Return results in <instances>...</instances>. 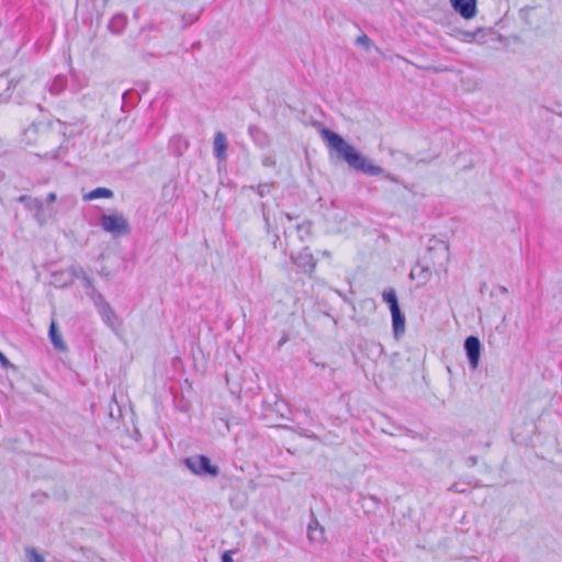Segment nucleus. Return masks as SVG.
<instances>
[{"label": "nucleus", "instance_id": "obj_1", "mask_svg": "<svg viewBox=\"0 0 562 562\" xmlns=\"http://www.w3.org/2000/svg\"><path fill=\"white\" fill-rule=\"evenodd\" d=\"M319 133L328 147L329 153L331 155L335 154L338 159L346 161L350 168L369 176H379L384 173L383 168L374 165L355 146L347 143L339 134L328 128H322Z\"/></svg>", "mask_w": 562, "mask_h": 562}, {"label": "nucleus", "instance_id": "obj_2", "mask_svg": "<svg viewBox=\"0 0 562 562\" xmlns=\"http://www.w3.org/2000/svg\"><path fill=\"white\" fill-rule=\"evenodd\" d=\"M180 462L191 474L200 479H216L221 474L220 467L206 454L196 453L184 457Z\"/></svg>", "mask_w": 562, "mask_h": 562}, {"label": "nucleus", "instance_id": "obj_3", "mask_svg": "<svg viewBox=\"0 0 562 562\" xmlns=\"http://www.w3.org/2000/svg\"><path fill=\"white\" fill-rule=\"evenodd\" d=\"M99 224L101 228L114 238L127 236L132 228L127 218L121 213L102 214Z\"/></svg>", "mask_w": 562, "mask_h": 562}, {"label": "nucleus", "instance_id": "obj_4", "mask_svg": "<svg viewBox=\"0 0 562 562\" xmlns=\"http://www.w3.org/2000/svg\"><path fill=\"white\" fill-rule=\"evenodd\" d=\"M87 272L80 265H72L66 271H58L53 273V283L59 288L70 285L75 279H82Z\"/></svg>", "mask_w": 562, "mask_h": 562}, {"label": "nucleus", "instance_id": "obj_5", "mask_svg": "<svg viewBox=\"0 0 562 562\" xmlns=\"http://www.w3.org/2000/svg\"><path fill=\"white\" fill-rule=\"evenodd\" d=\"M292 259H293L294 265L297 267V269L301 272L308 274L310 277L312 276V273L314 272L316 262H315L314 256L308 246H305L299 252V255L295 257H292Z\"/></svg>", "mask_w": 562, "mask_h": 562}, {"label": "nucleus", "instance_id": "obj_6", "mask_svg": "<svg viewBox=\"0 0 562 562\" xmlns=\"http://www.w3.org/2000/svg\"><path fill=\"white\" fill-rule=\"evenodd\" d=\"M481 341L476 336H469L464 340V350L471 369H476L481 357Z\"/></svg>", "mask_w": 562, "mask_h": 562}, {"label": "nucleus", "instance_id": "obj_7", "mask_svg": "<svg viewBox=\"0 0 562 562\" xmlns=\"http://www.w3.org/2000/svg\"><path fill=\"white\" fill-rule=\"evenodd\" d=\"M452 9L463 19L471 20L477 13V0H450Z\"/></svg>", "mask_w": 562, "mask_h": 562}, {"label": "nucleus", "instance_id": "obj_8", "mask_svg": "<svg viewBox=\"0 0 562 562\" xmlns=\"http://www.w3.org/2000/svg\"><path fill=\"white\" fill-rule=\"evenodd\" d=\"M227 148L228 142L226 134L221 131L216 132L213 140V156L218 162L226 161Z\"/></svg>", "mask_w": 562, "mask_h": 562}, {"label": "nucleus", "instance_id": "obj_9", "mask_svg": "<svg viewBox=\"0 0 562 562\" xmlns=\"http://www.w3.org/2000/svg\"><path fill=\"white\" fill-rule=\"evenodd\" d=\"M126 25H127V15L123 12H119L110 19L106 27L111 34L121 35L125 31Z\"/></svg>", "mask_w": 562, "mask_h": 562}, {"label": "nucleus", "instance_id": "obj_10", "mask_svg": "<svg viewBox=\"0 0 562 562\" xmlns=\"http://www.w3.org/2000/svg\"><path fill=\"white\" fill-rule=\"evenodd\" d=\"M140 100V93L136 89L125 90L122 94V112H128L130 109L135 108Z\"/></svg>", "mask_w": 562, "mask_h": 562}, {"label": "nucleus", "instance_id": "obj_11", "mask_svg": "<svg viewBox=\"0 0 562 562\" xmlns=\"http://www.w3.org/2000/svg\"><path fill=\"white\" fill-rule=\"evenodd\" d=\"M248 134L252 142L260 148L267 147L270 143L268 134L257 125H249Z\"/></svg>", "mask_w": 562, "mask_h": 562}, {"label": "nucleus", "instance_id": "obj_12", "mask_svg": "<svg viewBox=\"0 0 562 562\" xmlns=\"http://www.w3.org/2000/svg\"><path fill=\"white\" fill-rule=\"evenodd\" d=\"M392 315V329L396 339L401 338L405 333V316L402 314L401 308L391 312Z\"/></svg>", "mask_w": 562, "mask_h": 562}, {"label": "nucleus", "instance_id": "obj_13", "mask_svg": "<svg viewBox=\"0 0 562 562\" xmlns=\"http://www.w3.org/2000/svg\"><path fill=\"white\" fill-rule=\"evenodd\" d=\"M68 85V79L65 75H57L55 76L50 82L48 83V91L53 95H59L63 93Z\"/></svg>", "mask_w": 562, "mask_h": 562}, {"label": "nucleus", "instance_id": "obj_14", "mask_svg": "<svg viewBox=\"0 0 562 562\" xmlns=\"http://www.w3.org/2000/svg\"><path fill=\"white\" fill-rule=\"evenodd\" d=\"M48 337L50 339L52 345L55 347V349L61 350V351L66 349V344L64 342V340L59 334L58 327L54 321L50 323V326L48 328Z\"/></svg>", "mask_w": 562, "mask_h": 562}, {"label": "nucleus", "instance_id": "obj_15", "mask_svg": "<svg viewBox=\"0 0 562 562\" xmlns=\"http://www.w3.org/2000/svg\"><path fill=\"white\" fill-rule=\"evenodd\" d=\"M276 186H277V183L274 181H270V182L259 183L257 186H254V184L244 186L243 190H251V191L256 192L260 198H265L266 195L271 193V191L276 188Z\"/></svg>", "mask_w": 562, "mask_h": 562}, {"label": "nucleus", "instance_id": "obj_16", "mask_svg": "<svg viewBox=\"0 0 562 562\" xmlns=\"http://www.w3.org/2000/svg\"><path fill=\"white\" fill-rule=\"evenodd\" d=\"M113 195H114V193L111 189L104 188V187H98V188L91 190L90 192H88L83 196V200L91 201V200H95V199H110Z\"/></svg>", "mask_w": 562, "mask_h": 562}, {"label": "nucleus", "instance_id": "obj_17", "mask_svg": "<svg viewBox=\"0 0 562 562\" xmlns=\"http://www.w3.org/2000/svg\"><path fill=\"white\" fill-rule=\"evenodd\" d=\"M314 231V223L312 221H305L296 226L299 238L302 241L312 239Z\"/></svg>", "mask_w": 562, "mask_h": 562}, {"label": "nucleus", "instance_id": "obj_18", "mask_svg": "<svg viewBox=\"0 0 562 562\" xmlns=\"http://www.w3.org/2000/svg\"><path fill=\"white\" fill-rule=\"evenodd\" d=\"M383 301L389 305L390 312L400 310L396 292L393 288H389L382 293Z\"/></svg>", "mask_w": 562, "mask_h": 562}, {"label": "nucleus", "instance_id": "obj_19", "mask_svg": "<svg viewBox=\"0 0 562 562\" xmlns=\"http://www.w3.org/2000/svg\"><path fill=\"white\" fill-rule=\"evenodd\" d=\"M202 12H203V8L200 9V11L196 12V13H188V12H186V13L180 14L181 24L179 26V30L180 31H184L190 25H192L195 22H198L200 20V16H201Z\"/></svg>", "mask_w": 562, "mask_h": 562}, {"label": "nucleus", "instance_id": "obj_20", "mask_svg": "<svg viewBox=\"0 0 562 562\" xmlns=\"http://www.w3.org/2000/svg\"><path fill=\"white\" fill-rule=\"evenodd\" d=\"M102 321L108 325V326H113L114 324V321H116V314L114 312V310L112 308V306L108 303V304H103L99 310H98Z\"/></svg>", "mask_w": 562, "mask_h": 562}, {"label": "nucleus", "instance_id": "obj_21", "mask_svg": "<svg viewBox=\"0 0 562 562\" xmlns=\"http://www.w3.org/2000/svg\"><path fill=\"white\" fill-rule=\"evenodd\" d=\"M58 122L64 126V130L61 131L63 136L65 137V142H68L70 139H74L82 134L81 130H70L67 131L68 125H77L82 124V120L76 122V123H66L58 120Z\"/></svg>", "mask_w": 562, "mask_h": 562}, {"label": "nucleus", "instance_id": "obj_22", "mask_svg": "<svg viewBox=\"0 0 562 562\" xmlns=\"http://www.w3.org/2000/svg\"><path fill=\"white\" fill-rule=\"evenodd\" d=\"M431 276V272H430V269L427 268V267H420V266H417L415 267L412 272H411V277L414 279V278H417L419 279L423 283H426L429 278Z\"/></svg>", "mask_w": 562, "mask_h": 562}, {"label": "nucleus", "instance_id": "obj_23", "mask_svg": "<svg viewBox=\"0 0 562 562\" xmlns=\"http://www.w3.org/2000/svg\"><path fill=\"white\" fill-rule=\"evenodd\" d=\"M189 143L187 140H182L181 137H175L171 140V150L175 156L180 157L183 155L184 149H187Z\"/></svg>", "mask_w": 562, "mask_h": 562}, {"label": "nucleus", "instance_id": "obj_24", "mask_svg": "<svg viewBox=\"0 0 562 562\" xmlns=\"http://www.w3.org/2000/svg\"><path fill=\"white\" fill-rule=\"evenodd\" d=\"M68 145H66V142L64 140L56 149L52 150L50 153H47L46 156L54 160H60L68 154Z\"/></svg>", "mask_w": 562, "mask_h": 562}, {"label": "nucleus", "instance_id": "obj_25", "mask_svg": "<svg viewBox=\"0 0 562 562\" xmlns=\"http://www.w3.org/2000/svg\"><path fill=\"white\" fill-rule=\"evenodd\" d=\"M88 296L93 302L97 310H99L103 304H108L106 300L104 299L103 294L100 293L97 289H92L91 292H87Z\"/></svg>", "mask_w": 562, "mask_h": 562}, {"label": "nucleus", "instance_id": "obj_26", "mask_svg": "<svg viewBox=\"0 0 562 562\" xmlns=\"http://www.w3.org/2000/svg\"><path fill=\"white\" fill-rule=\"evenodd\" d=\"M25 555L27 558V562H45L44 557L34 548H27L25 550Z\"/></svg>", "mask_w": 562, "mask_h": 562}, {"label": "nucleus", "instance_id": "obj_27", "mask_svg": "<svg viewBox=\"0 0 562 562\" xmlns=\"http://www.w3.org/2000/svg\"><path fill=\"white\" fill-rule=\"evenodd\" d=\"M161 24L157 20H150L147 24L142 26L140 32H155L161 33Z\"/></svg>", "mask_w": 562, "mask_h": 562}, {"label": "nucleus", "instance_id": "obj_28", "mask_svg": "<svg viewBox=\"0 0 562 562\" xmlns=\"http://www.w3.org/2000/svg\"><path fill=\"white\" fill-rule=\"evenodd\" d=\"M315 530H316V516H315L313 509H311V521L307 526V538L310 539L311 542L315 541V537H314Z\"/></svg>", "mask_w": 562, "mask_h": 562}, {"label": "nucleus", "instance_id": "obj_29", "mask_svg": "<svg viewBox=\"0 0 562 562\" xmlns=\"http://www.w3.org/2000/svg\"><path fill=\"white\" fill-rule=\"evenodd\" d=\"M158 23L161 24V27H162L160 34L169 33V32L173 31V29H175V25L170 18L161 19L158 21Z\"/></svg>", "mask_w": 562, "mask_h": 562}, {"label": "nucleus", "instance_id": "obj_30", "mask_svg": "<svg viewBox=\"0 0 562 562\" xmlns=\"http://www.w3.org/2000/svg\"><path fill=\"white\" fill-rule=\"evenodd\" d=\"M356 44L358 46H362L366 50H369L372 45V41L366 34H362L357 37Z\"/></svg>", "mask_w": 562, "mask_h": 562}, {"label": "nucleus", "instance_id": "obj_31", "mask_svg": "<svg viewBox=\"0 0 562 562\" xmlns=\"http://www.w3.org/2000/svg\"><path fill=\"white\" fill-rule=\"evenodd\" d=\"M81 281H82L83 288L87 290V292H91L92 289H95L93 285V280L88 274H86L81 279Z\"/></svg>", "mask_w": 562, "mask_h": 562}, {"label": "nucleus", "instance_id": "obj_32", "mask_svg": "<svg viewBox=\"0 0 562 562\" xmlns=\"http://www.w3.org/2000/svg\"><path fill=\"white\" fill-rule=\"evenodd\" d=\"M0 367L2 369H9V368L15 369V367L9 361V359L4 356V353L1 350H0Z\"/></svg>", "mask_w": 562, "mask_h": 562}, {"label": "nucleus", "instance_id": "obj_33", "mask_svg": "<svg viewBox=\"0 0 562 562\" xmlns=\"http://www.w3.org/2000/svg\"><path fill=\"white\" fill-rule=\"evenodd\" d=\"M234 550H226L221 555V562H234L233 554Z\"/></svg>", "mask_w": 562, "mask_h": 562}, {"label": "nucleus", "instance_id": "obj_34", "mask_svg": "<svg viewBox=\"0 0 562 562\" xmlns=\"http://www.w3.org/2000/svg\"><path fill=\"white\" fill-rule=\"evenodd\" d=\"M481 32H482V30H481V29H477V30H476V31H474V32H465V33H464V41H465V42H469V43H470V42L475 41V40H476V35H477L479 33H481Z\"/></svg>", "mask_w": 562, "mask_h": 562}, {"label": "nucleus", "instance_id": "obj_35", "mask_svg": "<svg viewBox=\"0 0 562 562\" xmlns=\"http://www.w3.org/2000/svg\"><path fill=\"white\" fill-rule=\"evenodd\" d=\"M303 151H304V156H305L306 167L312 172L313 161H312L311 155H310L307 148H305V147L303 148Z\"/></svg>", "mask_w": 562, "mask_h": 562}, {"label": "nucleus", "instance_id": "obj_36", "mask_svg": "<svg viewBox=\"0 0 562 562\" xmlns=\"http://www.w3.org/2000/svg\"><path fill=\"white\" fill-rule=\"evenodd\" d=\"M262 165L265 167H273L276 165V160L273 157L271 156H266L263 159H262Z\"/></svg>", "mask_w": 562, "mask_h": 562}, {"label": "nucleus", "instance_id": "obj_37", "mask_svg": "<svg viewBox=\"0 0 562 562\" xmlns=\"http://www.w3.org/2000/svg\"><path fill=\"white\" fill-rule=\"evenodd\" d=\"M464 462L468 467L472 468L477 463V458L470 456V457L465 458Z\"/></svg>", "mask_w": 562, "mask_h": 562}, {"label": "nucleus", "instance_id": "obj_38", "mask_svg": "<svg viewBox=\"0 0 562 562\" xmlns=\"http://www.w3.org/2000/svg\"><path fill=\"white\" fill-rule=\"evenodd\" d=\"M262 218H263V222H265V228H266L267 233H269L270 228H271V223H270V220H269V215H262Z\"/></svg>", "mask_w": 562, "mask_h": 562}, {"label": "nucleus", "instance_id": "obj_39", "mask_svg": "<svg viewBox=\"0 0 562 562\" xmlns=\"http://www.w3.org/2000/svg\"><path fill=\"white\" fill-rule=\"evenodd\" d=\"M137 85H138V86H139V88H140V91H138L140 94H142V93H145V92L147 91V89H148V83H147V82H139V83H137Z\"/></svg>", "mask_w": 562, "mask_h": 562}, {"label": "nucleus", "instance_id": "obj_40", "mask_svg": "<svg viewBox=\"0 0 562 562\" xmlns=\"http://www.w3.org/2000/svg\"><path fill=\"white\" fill-rule=\"evenodd\" d=\"M259 207H260V211H261L262 215H268V213H267V203L266 202H261L259 204Z\"/></svg>", "mask_w": 562, "mask_h": 562}, {"label": "nucleus", "instance_id": "obj_41", "mask_svg": "<svg viewBox=\"0 0 562 562\" xmlns=\"http://www.w3.org/2000/svg\"><path fill=\"white\" fill-rule=\"evenodd\" d=\"M56 200V194L54 192L48 193L47 201L53 202Z\"/></svg>", "mask_w": 562, "mask_h": 562}, {"label": "nucleus", "instance_id": "obj_42", "mask_svg": "<svg viewBox=\"0 0 562 562\" xmlns=\"http://www.w3.org/2000/svg\"><path fill=\"white\" fill-rule=\"evenodd\" d=\"M178 408L182 412H186L188 409V404L186 403H180L178 404Z\"/></svg>", "mask_w": 562, "mask_h": 562}, {"label": "nucleus", "instance_id": "obj_43", "mask_svg": "<svg viewBox=\"0 0 562 562\" xmlns=\"http://www.w3.org/2000/svg\"><path fill=\"white\" fill-rule=\"evenodd\" d=\"M288 341V337L286 336H283L279 342H278V348H280L283 344H285Z\"/></svg>", "mask_w": 562, "mask_h": 562}, {"label": "nucleus", "instance_id": "obj_44", "mask_svg": "<svg viewBox=\"0 0 562 562\" xmlns=\"http://www.w3.org/2000/svg\"><path fill=\"white\" fill-rule=\"evenodd\" d=\"M134 438L136 441H138L140 439V434H139L138 429L134 430Z\"/></svg>", "mask_w": 562, "mask_h": 562}, {"label": "nucleus", "instance_id": "obj_45", "mask_svg": "<svg viewBox=\"0 0 562 562\" xmlns=\"http://www.w3.org/2000/svg\"><path fill=\"white\" fill-rule=\"evenodd\" d=\"M385 178L390 179V180H391V181H393V182H396L395 177H394V176H392L391 173H386V175H385Z\"/></svg>", "mask_w": 562, "mask_h": 562}, {"label": "nucleus", "instance_id": "obj_46", "mask_svg": "<svg viewBox=\"0 0 562 562\" xmlns=\"http://www.w3.org/2000/svg\"><path fill=\"white\" fill-rule=\"evenodd\" d=\"M317 528H318V531H319L321 533H324V531H325V530H324V528H323L319 524L317 525Z\"/></svg>", "mask_w": 562, "mask_h": 562}, {"label": "nucleus", "instance_id": "obj_47", "mask_svg": "<svg viewBox=\"0 0 562 562\" xmlns=\"http://www.w3.org/2000/svg\"><path fill=\"white\" fill-rule=\"evenodd\" d=\"M324 257H329V252L327 250L323 251Z\"/></svg>", "mask_w": 562, "mask_h": 562}, {"label": "nucleus", "instance_id": "obj_48", "mask_svg": "<svg viewBox=\"0 0 562 562\" xmlns=\"http://www.w3.org/2000/svg\"><path fill=\"white\" fill-rule=\"evenodd\" d=\"M310 123H311V125H313V126H315V125H316V121H315V120H313V119H311V122H310Z\"/></svg>", "mask_w": 562, "mask_h": 562}, {"label": "nucleus", "instance_id": "obj_49", "mask_svg": "<svg viewBox=\"0 0 562 562\" xmlns=\"http://www.w3.org/2000/svg\"><path fill=\"white\" fill-rule=\"evenodd\" d=\"M67 278H68V276H67V273H66L64 277H61V282H63V281H67Z\"/></svg>", "mask_w": 562, "mask_h": 562}, {"label": "nucleus", "instance_id": "obj_50", "mask_svg": "<svg viewBox=\"0 0 562 562\" xmlns=\"http://www.w3.org/2000/svg\"><path fill=\"white\" fill-rule=\"evenodd\" d=\"M137 16H138V10H136V11L134 12V18H137Z\"/></svg>", "mask_w": 562, "mask_h": 562}]
</instances>
